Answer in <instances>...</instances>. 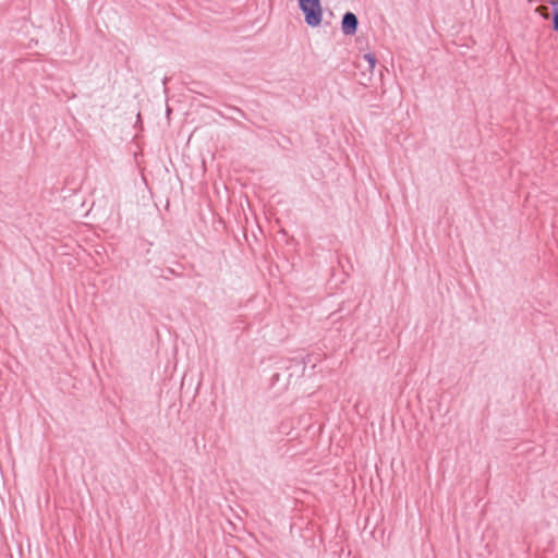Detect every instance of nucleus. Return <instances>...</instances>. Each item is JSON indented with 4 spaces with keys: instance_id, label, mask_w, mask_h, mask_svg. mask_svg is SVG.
Masks as SVG:
<instances>
[{
    "instance_id": "1",
    "label": "nucleus",
    "mask_w": 558,
    "mask_h": 558,
    "mask_svg": "<svg viewBox=\"0 0 558 558\" xmlns=\"http://www.w3.org/2000/svg\"><path fill=\"white\" fill-rule=\"evenodd\" d=\"M298 3L308 26L317 27L322 24L323 8L320 0H298Z\"/></svg>"
},
{
    "instance_id": "5",
    "label": "nucleus",
    "mask_w": 558,
    "mask_h": 558,
    "mask_svg": "<svg viewBox=\"0 0 558 558\" xmlns=\"http://www.w3.org/2000/svg\"><path fill=\"white\" fill-rule=\"evenodd\" d=\"M535 12L538 13L545 20L549 19V10L547 5H539L535 9Z\"/></svg>"
},
{
    "instance_id": "4",
    "label": "nucleus",
    "mask_w": 558,
    "mask_h": 558,
    "mask_svg": "<svg viewBox=\"0 0 558 558\" xmlns=\"http://www.w3.org/2000/svg\"><path fill=\"white\" fill-rule=\"evenodd\" d=\"M364 60L368 63V69L372 72L376 65L377 59L374 53H365Z\"/></svg>"
},
{
    "instance_id": "2",
    "label": "nucleus",
    "mask_w": 558,
    "mask_h": 558,
    "mask_svg": "<svg viewBox=\"0 0 558 558\" xmlns=\"http://www.w3.org/2000/svg\"><path fill=\"white\" fill-rule=\"evenodd\" d=\"M359 27L357 16L353 12H345L341 20V31L344 35L353 36L356 34Z\"/></svg>"
},
{
    "instance_id": "3",
    "label": "nucleus",
    "mask_w": 558,
    "mask_h": 558,
    "mask_svg": "<svg viewBox=\"0 0 558 558\" xmlns=\"http://www.w3.org/2000/svg\"><path fill=\"white\" fill-rule=\"evenodd\" d=\"M548 4L553 9V14H551L553 31L558 32V0H548Z\"/></svg>"
}]
</instances>
